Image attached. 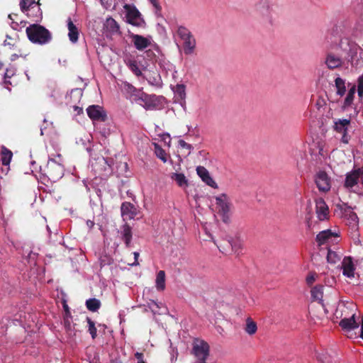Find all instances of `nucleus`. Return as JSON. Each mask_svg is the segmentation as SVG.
Instances as JSON below:
<instances>
[{"label": "nucleus", "instance_id": "18", "mask_svg": "<svg viewBox=\"0 0 363 363\" xmlns=\"http://www.w3.org/2000/svg\"><path fill=\"white\" fill-rule=\"evenodd\" d=\"M83 96V90L80 88H76L71 90L69 94L66 96L67 103L72 106V104H77L80 102Z\"/></svg>", "mask_w": 363, "mask_h": 363}, {"label": "nucleus", "instance_id": "30", "mask_svg": "<svg viewBox=\"0 0 363 363\" xmlns=\"http://www.w3.org/2000/svg\"><path fill=\"white\" fill-rule=\"evenodd\" d=\"M156 287L159 291H163L165 289V272L163 270L159 271L157 274Z\"/></svg>", "mask_w": 363, "mask_h": 363}, {"label": "nucleus", "instance_id": "39", "mask_svg": "<svg viewBox=\"0 0 363 363\" xmlns=\"http://www.w3.org/2000/svg\"><path fill=\"white\" fill-rule=\"evenodd\" d=\"M155 145V152L158 158L162 160L164 162H167V157L165 151L157 143Z\"/></svg>", "mask_w": 363, "mask_h": 363}, {"label": "nucleus", "instance_id": "6", "mask_svg": "<svg viewBox=\"0 0 363 363\" xmlns=\"http://www.w3.org/2000/svg\"><path fill=\"white\" fill-rule=\"evenodd\" d=\"M124 9L126 11L127 22L134 26L144 27L145 22L142 18V15L135 6L125 4Z\"/></svg>", "mask_w": 363, "mask_h": 363}, {"label": "nucleus", "instance_id": "29", "mask_svg": "<svg viewBox=\"0 0 363 363\" xmlns=\"http://www.w3.org/2000/svg\"><path fill=\"white\" fill-rule=\"evenodd\" d=\"M13 157L12 152L8 148L4 147L1 150V163L4 166H7L10 164Z\"/></svg>", "mask_w": 363, "mask_h": 363}, {"label": "nucleus", "instance_id": "28", "mask_svg": "<svg viewBox=\"0 0 363 363\" xmlns=\"http://www.w3.org/2000/svg\"><path fill=\"white\" fill-rule=\"evenodd\" d=\"M245 331L250 335H252L256 333L257 330V323L251 318H247L245 320Z\"/></svg>", "mask_w": 363, "mask_h": 363}, {"label": "nucleus", "instance_id": "45", "mask_svg": "<svg viewBox=\"0 0 363 363\" xmlns=\"http://www.w3.org/2000/svg\"><path fill=\"white\" fill-rule=\"evenodd\" d=\"M160 305H162L161 303H157L153 300H151L150 303H149V308L153 313H160L157 309L160 308Z\"/></svg>", "mask_w": 363, "mask_h": 363}, {"label": "nucleus", "instance_id": "53", "mask_svg": "<svg viewBox=\"0 0 363 363\" xmlns=\"http://www.w3.org/2000/svg\"><path fill=\"white\" fill-rule=\"evenodd\" d=\"M9 18L12 21V23H16V24H18L17 22H16L15 21L18 18V14L16 13H11L9 15Z\"/></svg>", "mask_w": 363, "mask_h": 363}, {"label": "nucleus", "instance_id": "42", "mask_svg": "<svg viewBox=\"0 0 363 363\" xmlns=\"http://www.w3.org/2000/svg\"><path fill=\"white\" fill-rule=\"evenodd\" d=\"M175 94L178 95L180 99H184L186 97V86L184 84H177L174 89Z\"/></svg>", "mask_w": 363, "mask_h": 363}, {"label": "nucleus", "instance_id": "51", "mask_svg": "<svg viewBox=\"0 0 363 363\" xmlns=\"http://www.w3.org/2000/svg\"><path fill=\"white\" fill-rule=\"evenodd\" d=\"M318 359L322 363H327L328 361V357L325 354H319L318 357H317Z\"/></svg>", "mask_w": 363, "mask_h": 363}, {"label": "nucleus", "instance_id": "5", "mask_svg": "<svg viewBox=\"0 0 363 363\" xmlns=\"http://www.w3.org/2000/svg\"><path fill=\"white\" fill-rule=\"evenodd\" d=\"M164 98L155 94H147L145 93L143 100L140 104L145 110H160L163 107Z\"/></svg>", "mask_w": 363, "mask_h": 363}, {"label": "nucleus", "instance_id": "1", "mask_svg": "<svg viewBox=\"0 0 363 363\" xmlns=\"http://www.w3.org/2000/svg\"><path fill=\"white\" fill-rule=\"evenodd\" d=\"M331 49L338 52L343 60L353 65L354 60L358 61L357 53L360 47L354 41L347 38H341L338 43L331 45Z\"/></svg>", "mask_w": 363, "mask_h": 363}, {"label": "nucleus", "instance_id": "27", "mask_svg": "<svg viewBox=\"0 0 363 363\" xmlns=\"http://www.w3.org/2000/svg\"><path fill=\"white\" fill-rule=\"evenodd\" d=\"M171 179L175 181L180 187L186 186L188 185V180L182 173H172Z\"/></svg>", "mask_w": 363, "mask_h": 363}, {"label": "nucleus", "instance_id": "16", "mask_svg": "<svg viewBox=\"0 0 363 363\" xmlns=\"http://www.w3.org/2000/svg\"><path fill=\"white\" fill-rule=\"evenodd\" d=\"M339 325L342 328V329L345 332H350L354 329L359 328V324L355 320V315L353 314L351 318H342L340 323Z\"/></svg>", "mask_w": 363, "mask_h": 363}, {"label": "nucleus", "instance_id": "58", "mask_svg": "<svg viewBox=\"0 0 363 363\" xmlns=\"http://www.w3.org/2000/svg\"><path fill=\"white\" fill-rule=\"evenodd\" d=\"M146 54H147V57H150V58L155 56L154 52L151 50H148L147 51H146Z\"/></svg>", "mask_w": 363, "mask_h": 363}, {"label": "nucleus", "instance_id": "41", "mask_svg": "<svg viewBox=\"0 0 363 363\" xmlns=\"http://www.w3.org/2000/svg\"><path fill=\"white\" fill-rule=\"evenodd\" d=\"M349 207L347 203H337L335 205V213L342 218Z\"/></svg>", "mask_w": 363, "mask_h": 363}, {"label": "nucleus", "instance_id": "12", "mask_svg": "<svg viewBox=\"0 0 363 363\" xmlns=\"http://www.w3.org/2000/svg\"><path fill=\"white\" fill-rule=\"evenodd\" d=\"M121 211L124 220L134 219L138 214L136 207L130 202H123L121 206Z\"/></svg>", "mask_w": 363, "mask_h": 363}, {"label": "nucleus", "instance_id": "37", "mask_svg": "<svg viewBox=\"0 0 363 363\" xmlns=\"http://www.w3.org/2000/svg\"><path fill=\"white\" fill-rule=\"evenodd\" d=\"M144 94L145 92L143 89H137L135 92H134L129 99L140 104L143 100Z\"/></svg>", "mask_w": 363, "mask_h": 363}, {"label": "nucleus", "instance_id": "20", "mask_svg": "<svg viewBox=\"0 0 363 363\" xmlns=\"http://www.w3.org/2000/svg\"><path fill=\"white\" fill-rule=\"evenodd\" d=\"M197 174L205 182L207 185L211 187H216V184L213 179L211 177L208 171L202 166H199L196 168Z\"/></svg>", "mask_w": 363, "mask_h": 363}, {"label": "nucleus", "instance_id": "63", "mask_svg": "<svg viewBox=\"0 0 363 363\" xmlns=\"http://www.w3.org/2000/svg\"><path fill=\"white\" fill-rule=\"evenodd\" d=\"M335 315H336L337 318H339V317H341L342 314L340 315L339 313H338V311L337 310L336 312H335Z\"/></svg>", "mask_w": 363, "mask_h": 363}, {"label": "nucleus", "instance_id": "60", "mask_svg": "<svg viewBox=\"0 0 363 363\" xmlns=\"http://www.w3.org/2000/svg\"><path fill=\"white\" fill-rule=\"evenodd\" d=\"M360 337L363 339V318L362 319Z\"/></svg>", "mask_w": 363, "mask_h": 363}, {"label": "nucleus", "instance_id": "49", "mask_svg": "<svg viewBox=\"0 0 363 363\" xmlns=\"http://www.w3.org/2000/svg\"><path fill=\"white\" fill-rule=\"evenodd\" d=\"M178 143H179V145L181 147H182V148H186V149H187V150H189L191 149V145H190V144H189V143H186V142H185L184 140H179Z\"/></svg>", "mask_w": 363, "mask_h": 363}, {"label": "nucleus", "instance_id": "36", "mask_svg": "<svg viewBox=\"0 0 363 363\" xmlns=\"http://www.w3.org/2000/svg\"><path fill=\"white\" fill-rule=\"evenodd\" d=\"M128 68L138 77L142 75V72L140 69L138 62L135 60H130L127 63Z\"/></svg>", "mask_w": 363, "mask_h": 363}, {"label": "nucleus", "instance_id": "44", "mask_svg": "<svg viewBox=\"0 0 363 363\" xmlns=\"http://www.w3.org/2000/svg\"><path fill=\"white\" fill-rule=\"evenodd\" d=\"M354 96H353L352 95H350L348 94H347V96L345 99L343 105L342 106V109L343 111L346 110L349 106H351V104H352V101L354 100Z\"/></svg>", "mask_w": 363, "mask_h": 363}, {"label": "nucleus", "instance_id": "61", "mask_svg": "<svg viewBox=\"0 0 363 363\" xmlns=\"http://www.w3.org/2000/svg\"><path fill=\"white\" fill-rule=\"evenodd\" d=\"M4 71V65L3 62H0V72L3 73Z\"/></svg>", "mask_w": 363, "mask_h": 363}, {"label": "nucleus", "instance_id": "48", "mask_svg": "<svg viewBox=\"0 0 363 363\" xmlns=\"http://www.w3.org/2000/svg\"><path fill=\"white\" fill-rule=\"evenodd\" d=\"M135 357L138 359L137 363H146L143 359L144 355L142 352H137L135 354Z\"/></svg>", "mask_w": 363, "mask_h": 363}, {"label": "nucleus", "instance_id": "46", "mask_svg": "<svg viewBox=\"0 0 363 363\" xmlns=\"http://www.w3.org/2000/svg\"><path fill=\"white\" fill-rule=\"evenodd\" d=\"M316 274L315 272H311L306 277V281L308 285L311 286L315 281Z\"/></svg>", "mask_w": 363, "mask_h": 363}, {"label": "nucleus", "instance_id": "54", "mask_svg": "<svg viewBox=\"0 0 363 363\" xmlns=\"http://www.w3.org/2000/svg\"><path fill=\"white\" fill-rule=\"evenodd\" d=\"M71 106L73 107L75 111H77V114L82 113V108L78 106L77 104H72Z\"/></svg>", "mask_w": 363, "mask_h": 363}, {"label": "nucleus", "instance_id": "62", "mask_svg": "<svg viewBox=\"0 0 363 363\" xmlns=\"http://www.w3.org/2000/svg\"><path fill=\"white\" fill-rule=\"evenodd\" d=\"M216 328L217 331H218L219 333H220V334L222 333V332H223V331H224V330H223V328H221V327H220V326H216Z\"/></svg>", "mask_w": 363, "mask_h": 363}, {"label": "nucleus", "instance_id": "2", "mask_svg": "<svg viewBox=\"0 0 363 363\" xmlns=\"http://www.w3.org/2000/svg\"><path fill=\"white\" fill-rule=\"evenodd\" d=\"M26 34L30 42L39 45H45L52 39L51 33L44 26L39 24H31L26 28Z\"/></svg>", "mask_w": 363, "mask_h": 363}, {"label": "nucleus", "instance_id": "14", "mask_svg": "<svg viewBox=\"0 0 363 363\" xmlns=\"http://www.w3.org/2000/svg\"><path fill=\"white\" fill-rule=\"evenodd\" d=\"M316 213L320 220H324L328 218L329 208L325 201L322 198L315 200Z\"/></svg>", "mask_w": 363, "mask_h": 363}, {"label": "nucleus", "instance_id": "40", "mask_svg": "<svg viewBox=\"0 0 363 363\" xmlns=\"http://www.w3.org/2000/svg\"><path fill=\"white\" fill-rule=\"evenodd\" d=\"M2 74L3 79H4V83L11 84L9 79H11L15 74V69L13 67L6 69L4 68V71L3 72Z\"/></svg>", "mask_w": 363, "mask_h": 363}, {"label": "nucleus", "instance_id": "55", "mask_svg": "<svg viewBox=\"0 0 363 363\" xmlns=\"http://www.w3.org/2000/svg\"><path fill=\"white\" fill-rule=\"evenodd\" d=\"M357 169H359V172H359V176L360 178V183L363 186V166L360 168H357Z\"/></svg>", "mask_w": 363, "mask_h": 363}, {"label": "nucleus", "instance_id": "43", "mask_svg": "<svg viewBox=\"0 0 363 363\" xmlns=\"http://www.w3.org/2000/svg\"><path fill=\"white\" fill-rule=\"evenodd\" d=\"M340 259V256L334 251L328 249L327 260L329 263L335 264Z\"/></svg>", "mask_w": 363, "mask_h": 363}, {"label": "nucleus", "instance_id": "9", "mask_svg": "<svg viewBox=\"0 0 363 363\" xmlns=\"http://www.w3.org/2000/svg\"><path fill=\"white\" fill-rule=\"evenodd\" d=\"M193 352L201 363H206V360L209 355V345L203 340L195 342L193 347Z\"/></svg>", "mask_w": 363, "mask_h": 363}, {"label": "nucleus", "instance_id": "50", "mask_svg": "<svg viewBox=\"0 0 363 363\" xmlns=\"http://www.w3.org/2000/svg\"><path fill=\"white\" fill-rule=\"evenodd\" d=\"M151 4L155 8L157 11H160L162 9L161 6L160 5L158 0H149Z\"/></svg>", "mask_w": 363, "mask_h": 363}, {"label": "nucleus", "instance_id": "10", "mask_svg": "<svg viewBox=\"0 0 363 363\" xmlns=\"http://www.w3.org/2000/svg\"><path fill=\"white\" fill-rule=\"evenodd\" d=\"M87 115L93 121H105L107 118L106 111L99 105H91L86 108Z\"/></svg>", "mask_w": 363, "mask_h": 363}, {"label": "nucleus", "instance_id": "52", "mask_svg": "<svg viewBox=\"0 0 363 363\" xmlns=\"http://www.w3.org/2000/svg\"><path fill=\"white\" fill-rule=\"evenodd\" d=\"M133 255H134V259H135V261H134V262L133 264H130V265H132V266L133 265H135V266L138 265L139 263L138 262V257H139V252H133Z\"/></svg>", "mask_w": 363, "mask_h": 363}, {"label": "nucleus", "instance_id": "59", "mask_svg": "<svg viewBox=\"0 0 363 363\" xmlns=\"http://www.w3.org/2000/svg\"><path fill=\"white\" fill-rule=\"evenodd\" d=\"M63 308H64L65 311L66 312L67 314H69L70 313L69 307H68V306L66 303H64Z\"/></svg>", "mask_w": 363, "mask_h": 363}, {"label": "nucleus", "instance_id": "38", "mask_svg": "<svg viewBox=\"0 0 363 363\" xmlns=\"http://www.w3.org/2000/svg\"><path fill=\"white\" fill-rule=\"evenodd\" d=\"M35 0H21L20 8L21 10L25 13L29 10L30 8L33 7L35 4Z\"/></svg>", "mask_w": 363, "mask_h": 363}, {"label": "nucleus", "instance_id": "56", "mask_svg": "<svg viewBox=\"0 0 363 363\" xmlns=\"http://www.w3.org/2000/svg\"><path fill=\"white\" fill-rule=\"evenodd\" d=\"M94 221L91 220H86V225L89 229H91L94 226Z\"/></svg>", "mask_w": 363, "mask_h": 363}, {"label": "nucleus", "instance_id": "17", "mask_svg": "<svg viewBox=\"0 0 363 363\" xmlns=\"http://www.w3.org/2000/svg\"><path fill=\"white\" fill-rule=\"evenodd\" d=\"M273 6L271 0H261L257 6V10L264 16L271 17V12L273 11Z\"/></svg>", "mask_w": 363, "mask_h": 363}, {"label": "nucleus", "instance_id": "25", "mask_svg": "<svg viewBox=\"0 0 363 363\" xmlns=\"http://www.w3.org/2000/svg\"><path fill=\"white\" fill-rule=\"evenodd\" d=\"M67 28L69 40L72 43H76L79 38V30L70 18L67 20Z\"/></svg>", "mask_w": 363, "mask_h": 363}, {"label": "nucleus", "instance_id": "26", "mask_svg": "<svg viewBox=\"0 0 363 363\" xmlns=\"http://www.w3.org/2000/svg\"><path fill=\"white\" fill-rule=\"evenodd\" d=\"M323 286L317 285L312 288L311 293V297L313 301H318L323 306Z\"/></svg>", "mask_w": 363, "mask_h": 363}, {"label": "nucleus", "instance_id": "22", "mask_svg": "<svg viewBox=\"0 0 363 363\" xmlns=\"http://www.w3.org/2000/svg\"><path fill=\"white\" fill-rule=\"evenodd\" d=\"M333 237H338L337 234L333 233L330 230H326L319 233L315 238L319 245L329 242Z\"/></svg>", "mask_w": 363, "mask_h": 363}, {"label": "nucleus", "instance_id": "31", "mask_svg": "<svg viewBox=\"0 0 363 363\" xmlns=\"http://www.w3.org/2000/svg\"><path fill=\"white\" fill-rule=\"evenodd\" d=\"M86 306L89 311L96 312L100 308L101 302L95 298H89L86 301Z\"/></svg>", "mask_w": 363, "mask_h": 363}, {"label": "nucleus", "instance_id": "8", "mask_svg": "<svg viewBox=\"0 0 363 363\" xmlns=\"http://www.w3.org/2000/svg\"><path fill=\"white\" fill-rule=\"evenodd\" d=\"M345 62L340 55L338 52L331 49V46L328 50L325 63L330 69H334L342 67Z\"/></svg>", "mask_w": 363, "mask_h": 363}, {"label": "nucleus", "instance_id": "34", "mask_svg": "<svg viewBox=\"0 0 363 363\" xmlns=\"http://www.w3.org/2000/svg\"><path fill=\"white\" fill-rule=\"evenodd\" d=\"M121 86L123 91L128 99L134 92H135V90L137 89V88H135L133 85L127 82H123Z\"/></svg>", "mask_w": 363, "mask_h": 363}, {"label": "nucleus", "instance_id": "3", "mask_svg": "<svg viewBox=\"0 0 363 363\" xmlns=\"http://www.w3.org/2000/svg\"><path fill=\"white\" fill-rule=\"evenodd\" d=\"M228 245L230 247V255H234L236 259L244 255L245 241L240 230L231 231L228 236Z\"/></svg>", "mask_w": 363, "mask_h": 363}, {"label": "nucleus", "instance_id": "4", "mask_svg": "<svg viewBox=\"0 0 363 363\" xmlns=\"http://www.w3.org/2000/svg\"><path fill=\"white\" fill-rule=\"evenodd\" d=\"M177 33L183 40V48L185 55L193 53L196 47V40L188 28L180 26L178 27Z\"/></svg>", "mask_w": 363, "mask_h": 363}, {"label": "nucleus", "instance_id": "23", "mask_svg": "<svg viewBox=\"0 0 363 363\" xmlns=\"http://www.w3.org/2000/svg\"><path fill=\"white\" fill-rule=\"evenodd\" d=\"M121 234V239L125 242V247L128 248L130 247L133 233L131 227L128 223L123 225Z\"/></svg>", "mask_w": 363, "mask_h": 363}, {"label": "nucleus", "instance_id": "35", "mask_svg": "<svg viewBox=\"0 0 363 363\" xmlns=\"http://www.w3.org/2000/svg\"><path fill=\"white\" fill-rule=\"evenodd\" d=\"M86 322L88 323V332L94 340L97 336V329L95 326V323L89 317H86Z\"/></svg>", "mask_w": 363, "mask_h": 363}, {"label": "nucleus", "instance_id": "57", "mask_svg": "<svg viewBox=\"0 0 363 363\" xmlns=\"http://www.w3.org/2000/svg\"><path fill=\"white\" fill-rule=\"evenodd\" d=\"M355 92H356V87H355V86H353L352 88H350L349 89L347 94L354 96Z\"/></svg>", "mask_w": 363, "mask_h": 363}, {"label": "nucleus", "instance_id": "32", "mask_svg": "<svg viewBox=\"0 0 363 363\" xmlns=\"http://www.w3.org/2000/svg\"><path fill=\"white\" fill-rule=\"evenodd\" d=\"M335 84L337 89V94L342 96L346 91L345 80L340 77H337L335 80Z\"/></svg>", "mask_w": 363, "mask_h": 363}, {"label": "nucleus", "instance_id": "47", "mask_svg": "<svg viewBox=\"0 0 363 363\" xmlns=\"http://www.w3.org/2000/svg\"><path fill=\"white\" fill-rule=\"evenodd\" d=\"M357 92L360 97L363 96V74L358 79Z\"/></svg>", "mask_w": 363, "mask_h": 363}, {"label": "nucleus", "instance_id": "7", "mask_svg": "<svg viewBox=\"0 0 363 363\" xmlns=\"http://www.w3.org/2000/svg\"><path fill=\"white\" fill-rule=\"evenodd\" d=\"M350 123V119H338L334 122L333 130L342 134L340 140L344 144H348L350 140V135L347 133Z\"/></svg>", "mask_w": 363, "mask_h": 363}, {"label": "nucleus", "instance_id": "11", "mask_svg": "<svg viewBox=\"0 0 363 363\" xmlns=\"http://www.w3.org/2000/svg\"><path fill=\"white\" fill-rule=\"evenodd\" d=\"M315 182L319 191L327 192L330 189V179L325 172H318L315 175Z\"/></svg>", "mask_w": 363, "mask_h": 363}, {"label": "nucleus", "instance_id": "24", "mask_svg": "<svg viewBox=\"0 0 363 363\" xmlns=\"http://www.w3.org/2000/svg\"><path fill=\"white\" fill-rule=\"evenodd\" d=\"M104 28L111 35L119 34L120 27L118 23L111 17L106 18Z\"/></svg>", "mask_w": 363, "mask_h": 363}, {"label": "nucleus", "instance_id": "13", "mask_svg": "<svg viewBox=\"0 0 363 363\" xmlns=\"http://www.w3.org/2000/svg\"><path fill=\"white\" fill-rule=\"evenodd\" d=\"M216 211L217 214L220 216L224 223L227 222V201L225 196L223 194L222 196L216 198Z\"/></svg>", "mask_w": 363, "mask_h": 363}, {"label": "nucleus", "instance_id": "21", "mask_svg": "<svg viewBox=\"0 0 363 363\" xmlns=\"http://www.w3.org/2000/svg\"><path fill=\"white\" fill-rule=\"evenodd\" d=\"M134 46L135 48L138 50H143L145 48H147L150 44V40L142 35H137V34H133L131 35Z\"/></svg>", "mask_w": 363, "mask_h": 363}, {"label": "nucleus", "instance_id": "33", "mask_svg": "<svg viewBox=\"0 0 363 363\" xmlns=\"http://www.w3.org/2000/svg\"><path fill=\"white\" fill-rule=\"evenodd\" d=\"M342 218H347L350 221V223L355 224L358 223V217L357 214L353 212L352 208L350 206L347 208Z\"/></svg>", "mask_w": 363, "mask_h": 363}, {"label": "nucleus", "instance_id": "15", "mask_svg": "<svg viewBox=\"0 0 363 363\" xmlns=\"http://www.w3.org/2000/svg\"><path fill=\"white\" fill-rule=\"evenodd\" d=\"M343 275L352 278L354 276V266L351 257H345L342 262V267Z\"/></svg>", "mask_w": 363, "mask_h": 363}, {"label": "nucleus", "instance_id": "19", "mask_svg": "<svg viewBox=\"0 0 363 363\" xmlns=\"http://www.w3.org/2000/svg\"><path fill=\"white\" fill-rule=\"evenodd\" d=\"M359 169H354L350 172L347 173L345 180V187L349 189L352 188L357 184L359 179Z\"/></svg>", "mask_w": 363, "mask_h": 363}]
</instances>
